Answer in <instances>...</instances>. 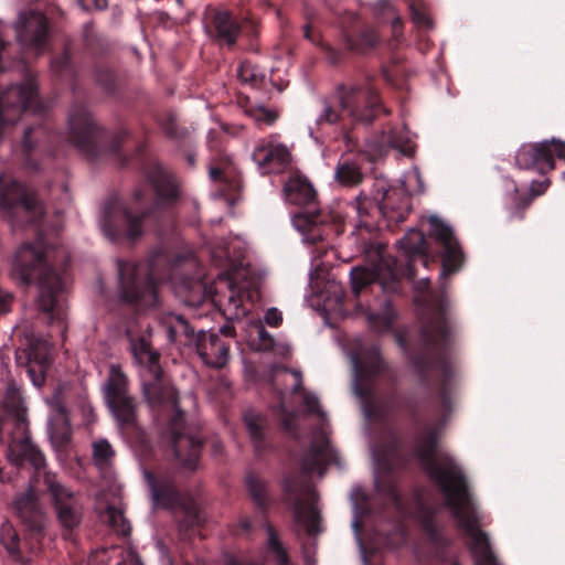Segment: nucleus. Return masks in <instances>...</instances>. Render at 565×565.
Instances as JSON below:
<instances>
[{
    "mask_svg": "<svg viewBox=\"0 0 565 565\" xmlns=\"http://www.w3.org/2000/svg\"><path fill=\"white\" fill-rule=\"evenodd\" d=\"M437 433L429 431L416 444V454L425 465L430 478L439 486L446 505L469 536L475 565H501L493 554L489 539L479 529L478 514L468 489L467 480L451 457L435 458Z\"/></svg>",
    "mask_w": 565,
    "mask_h": 565,
    "instance_id": "obj_1",
    "label": "nucleus"
},
{
    "mask_svg": "<svg viewBox=\"0 0 565 565\" xmlns=\"http://www.w3.org/2000/svg\"><path fill=\"white\" fill-rule=\"evenodd\" d=\"M57 255L52 247L45 246L41 238L35 242L22 243L13 257L11 276L23 286L36 284V308L49 316L51 322H58L65 330L66 318L65 292L67 277L62 258L65 252Z\"/></svg>",
    "mask_w": 565,
    "mask_h": 565,
    "instance_id": "obj_2",
    "label": "nucleus"
},
{
    "mask_svg": "<svg viewBox=\"0 0 565 565\" xmlns=\"http://www.w3.org/2000/svg\"><path fill=\"white\" fill-rule=\"evenodd\" d=\"M148 182L149 184L137 185L128 200L115 195L104 203L98 223L106 237L109 239L126 237L129 241L139 238L143 233L142 221L150 213L146 203L152 191L156 192L159 201H168L177 196L174 182L161 168H156L148 175Z\"/></svg>",
    "mask_w": 565,
    "mask_h": 565,
    "instance_id": "obj_3",
    "label": "nucleus"
},
{
    "mask_svg": "<svg viewBox=\"0 0 565 565\" xmlns=\"http://www.w3.org/2000/svg\"><path fill=\"white\" fill-rule=\"evenodd\" d=\"M44 206L34 193L9 175L0 177V214L13 228L38 225Z\"/></svg>",
    "mask_w": 565,
    "mask_h": 565,
    "instance_id": "obj_4",
    "label": "nucleus"
},
{
    "mask_svg": "<svg viewBox=\"0 0 565 565\" xmlns=\"http://www.w3.org/2000/svg\"><path fill=\"white\" fill-rule=\"evenodd\" d=\"M131 352L135 362L139 365L142 394L150 405L170 401L177 405L178 396L173 387L168 386L162 379L159 364V353L152 351L145 338L131 341Z\"/></svg>",
    "mask_w": 565,
    "mask_h": 565,
    "instance_id": "obj_5",
    "label": "nucleus"
},
{
    "mask_svg": "<svg viewBox=\"0 0 565 565\" xmlns=\"http://www.w3.org/2000/svg\"><path fill=\"white\" fill-rule=\"evenodd\" d=\"M118 276L122 301L140 307H151L158 302L157 286L146 265L119 262Z\"/></svg>",
    "mask_w": 565,
    "mask_h": 565,
    "instance_id": "obj_6",
    "label": "nucleus"
},
{
    "mask_svg": "<svg viewBox=\"0 0 565 565\" xmlns=\"http://www.w3.org/2000/svg\"><path fill=\"white\" fill-rule=\"evenodd\" d=\"M449 301L445 296L431 299L420 334L426 347L441 348L449 343L454 327L449 315Z\"/></svg>",
    "mask_w": 565,
    "mask_h": 565,
    "instance_id": "obj_7",
    "label": "nucleus"
},
{
    "mask_svg": "<svg viewBox=\"0 0 565 565\" xmlns=\"http://www.w3.org/2000/svg\"><path fill=\"white\" fill-rule=\"evenodd\" d=\"M555 158L565 160V142L555 138L523 145L515 154L519 167L541 171L554 169Z\"/></svg>",
    "mask_w": 565,
    "mask_h": 565,
    "instance_id": "obj_8",
    "label": "nucleus"
},
{
    "mask_svg": "<svg viewBox=\"0 0 565 565\" xmlns=\"http://www.w3.org/2000/svg\"><path fill=\"white\" fill-rule=\"evenodd\" d=\"M43 481L51 494L60 524L67 530L78 526L83 512L73 492L61 484L51 472H44Z\"/></svg>",
    "mask_w": 565,
    "mask_h": 565,
    "instance_id": "obj_9",
    "label": "nucleus"
},
{
    "mask_svg": "<svg viewBox=\"0 0 565 565\" xmlns=\"http://www.w3.org/2000/svg\"><path fill=\"white\" fill-rule=\"evenodd\" d=\"M252 158L263 174L284 171L292 159L289 147L281 142L277 135L258 140Z\"/></svg>",
    "mask_w": 565,
    "mask_h": 565,
    "instance_id": "obj_10",
    "label": "nucleus"
},
{
    "mask_svg": "<svg viewBox=\"0 0 565 565\" xmlns=\"http://www.w3.org/2000/svg\"><path fill=\"white\" fill-rule=\"evenodd\" d=\"M380 98L371 84L354 85L343 90L339 105L342 113L356 121L370 122L373 119L372 108L379 105Z\"/></svg>",
    "mask_w": 565,
    "mask_h": 565,
    "instance_id": "obj_11",
    "label": "nucleus"
},
{
    "mask_svg": "<svg viewBox=\"0 0 565 565\" xmlns=\"http://www.w3.org/2000/svg\"><path fill=\"white\" fill-rule=\"evenodd\" d=\"M17 363L25 366L26 373L36 387H41L45 382V374L51 361V348L47 341L42 339H31L26 348L17 350Z\"/></svg>",
    "mask_w": 565,
    "mask_h": 565,
    "instance_id": "obj_12",
    "label": "nucleus"
},
{
    "mask_svg": "<svg viewBox=\"0 0 565 565\" xmlns=\"http://www.w3.org/2000/svg\"><path fill=\"white\" fill-rule=\"evenodd\" d=\"M379 214L391 222H403L411 211V195L404 185L385 188L384 181L376 182Z\"/></svg>",
    "mask_w": 565,
    "mask_h": 565,
    "instance_id": "obj_13",
    "label": "nucleus"
},
{
    "mask_svg": "<svg viewBox=\"0 0 565 565\" xmlns=\"http://www.w3.org/2000/svg\"><path fill=\"white\" fill-rule=\"evenodd\" d=\"M430 225V236L435 237L444 247L441 276L450 275L460 269L463 255L454 235L451 226L437 215L427 217Z\"/></svg>",
    "mask_w": 565,
    "mask_h": 565,
    "instance_id": "obj_14",
    "label": "nucleus"
},
{
    "mask_svg": "<svg viewBox=\"0 0 565 565\" xmlns=\"http://www.w3.org/2000/svg\"><path fill=\"white\" fill-rule=\"evenodd\" d=\"M18 40L25 50L39 52L47 41L46 18L34 11L22 12L15 23Z\"/></svg>",
    "mask_w": 565,
    "mask_h": 565,
    "instance_id": "obj_15",
    "label": "nucleus"
},
{
    "mask_svg": "<svg viewBox=\"0 0 565 565\" xmlns=\"http://www.w3.org/2000/svg\"><path fill=\"white\" fill-rule=\"evenodd\" d=\"M354 367V392L360 398H366L369 394V380L381 373L385 364L380 356L376 347L362 348L358 353L351 356Z\"/></svg>",
    "mask_w": 565,
    "mask_h": 565,
    "instance_id": "obj_16",
    "label": "nucleus"
},
{
    "mask_svg": "<svg viewBox=\"0 0 565 565\" xmlns=\"http://www.w3.org/2000/svg\"><path fill=\"white\" fill-rule=\"evenodd\" d=\"M398 275L395 269V262L390 259H382L376 266V270L354 267L350 273L352 292L358 297L364 288L374 281H379L384 291H390L393 289L391 282L397 280Z\"/></svg>",
    "mask_w": 565,
    "mask_h": 565,
    "instance_id": "obj_17",
    "label": "nucleus"
},
{
    "mask_svg": "<svg viewBox=\"0 0 565 565\" xmlns=\"http://www.w3.org/2000/svg\"><path fill=\"white\" fill-rule=\"evenodd\" d=\"M68 129L71 141L83 151H90L98 139L99 131L85 107L74 108L70 113Z\"/></svg>",
    "mask_w": 565,
    "mask_h": 565,
    "instance_id": "obj_18",
    "label": "nucleus"
},
{
    "mask_svg": "<svg viewBox=\"0 0 565 565\" xmlns=\"http://www.w3.org/2000/svg\"><path fill=\"white\" fill-rule=\"evenodd\" d=\"M317 494L307 487L300 489L298 498L295 500L294 514L295 521L302 525L308 534H315L318 531L320 514L316 505Z\"/></svg>",
    "mask_w": 565,
    "mask_h": 565,
    "instance_id": "obj_19",
    "label": "nucleus"
},
{
    "mask_svg": "<svg viewBox=\"0 0 565 565\" xmlns=\"http://www.w3.org/2000/svg\"><path fill=\"white\" fill-rule=\"evenodd\" d=\"M105 404L122 434L138 429V403L134 396L113 398Z\"/></svg>",
    "mask_w": 565,
    "mask_h": 565,
    "instance_id": "obj_20",
    "label": "nucleus"
},
{
    "mask_svg": "<svg viewBox=\"0 0 565 565\" xmlns=\"http://www.w3.org/2000/svg\"><path fill=\"white\" fill-rule=\"evenodd\" d=\"M334 459L335 452L331 448L327 433L322 428L315 435L312 446L303 457L302 468L307 472L317 471L320 476H322L326 466L332 462Z\"/></svg>",
    "mask_w": 565,
    "mask_h": 565,
    "instance_id": "obj_21",
    "label": "nucleus"
},
{
    "mask_svg": "<svg viewBox=\"0 0 565 565\" xmlns=\"http://www.w3.org/2000/svg\"><path fill=\"white\" fill-rule=\"evenodd\" d=\"M2 408L4 417L0 420V431L7 430L13 425L24 434L26 428V408L22 394L18 388L9 387L7 390Z\"/></svg>",
    "mask_w": 565,
    "mask_h": 565,
    "instance_id": "obj_22",
    "label": "nucleus"
},
{
    "mask_svg": "<svg viewBox=\"0 0 565 565\" xmlns=\"http://www.w3.org/2000/svg\"><path fill=\"white\" fill-rule=\"evenodd\" d=\"M15 509L22 521L33 530H42L45 513L32 488L15 499Z\"/></svg>",
    "mask_w": 565,
    "mask_h": 565,
    "instance_id": "obj_23",
    "label": "nucleus"
},
{
    "mask_svg": "<svg viewBox=\"0 0 565 565\" xmlns=\"http://www.w3.org/2000/svg\"><path fill=\"white\" fill-rule=\"evenodd\" d=\"M230 347L218 334L211 333L201 340L198 351L203 362L212 367L221 369L228 361Z\"/></svg>",
    "mask_w": 565,
    "mask_h": 565,
    "instance_id": "obj_24",
    "label": "nucleus"
},
{
    "mask_svg": "<svg viewBox=\"0 0 565 565\" xmlns=\"http://www.w3.org/2000/svg\"><path fill=\"white\" fill-rule=\"evenodd\" d=\"M284 194L289 203L300 206H311L316 202L317 193L307 178L290 177L284 185Z\"/></svg>",
    "mask_w": 565,
    "mask_h": 565,
    "instance_id": "obj_25",
    "label": "nucleus"
},
{
    "mask_svg": "<svg viewBox=\"0 0 565 565\" xmlns=\"http://www.w3.org/2000/svg\"><path fill=\"white\" fill-rule=\"evenodd\" d=\"M8 459L15 466L29 462L35 470L44 466L42 452L24 436L21 440H13L9 446Z\"/></svg>",
    "mask_w": 565,
    "mask_h": 565,
    "instance_id": "obj_26",
    "label": "nucleus"
},
{
    "mask_svg": "<svg viewBox=\"0 0 565 565\" xmlns=\"http://www.w3.org/2000/svg\"><path fill=\"white\" fill-rule=\"evenodd\" d=\"M173 448L177 458L186 469H194L198 461L201 441L193 436L175 435Z\"/></svg>",
    "mask_w": 565,
    "mask_h": 565,
    "instance_id": "obj_27",
    "label": "nucleus"
},
{
    "mask_svg": "<svg viewBox=\"0 0 565 565\" xmlns=\"http://www.w3.org/2000/svg\"><path fill=\"white\" fill-rule=\"evenodd\" d=\"M129 380L124 373L119 364H111L107 380L103 384L104 401L124 397L130 395L128 393Z\"/></svg>",
    "mask_w": 565,
    "mask_h": 565,
    "instance_id": "obj_28",
    "label": "nucleus"
},
{
    "mask_svg": "<svg viewBox=\"0 0 565 565\" xmlns=\"http://www.w3.org/2000/svg\"><path fill=\"white\" fill-rule=\"evenodd\" d=\"M362 157H342L335 168V180L343 185L353 186L359 184L363 179L361 172Z\"/></svg>",
    "mask_w": 565,
    "mask_h": 565,
    "instance_id": "obj_29",
    "label": "nucleus"
},
{
    "mask_svg": "<svg viewBox=\"0 0 565 565\" xmlns=\"http://www.w3.org/2000/svg\"><path fill=\"white\" fill-rule=\"evenodd\" d=\"M271 385L281 397L286 392L297 393L302 385V375L299 371H289L285 366L273 370Z\"/></svg>",
    "mask_w": 565,
    "mask_h": 565,
    "instance_id": "obj_30",
    "label": "nucleus"
},
{
    "mask_svg": "<svg viewBox=\"0 0 565 565\" xmlns=\"http://www.w3.org/2000/svg\"><path fill=\"white\" fill-rule=\"evenodd\" d=\"M322 222L323 221L318 213L311 212L296 214L292 218L295 228L300 232L307 241L312 243L321 241L323 237L319 227Z\"/></svg>",
    "mask_w": 565,
    "mask_h": 565,
    "instance_id": "obj_31",
    "label": "nucleus"
},
{
    "mask_svg": "<svg viewBox=\"0 0 565 565\" xmlns=\"http://www.w3.org/2000/svg\"><path fill=\"white\" fill-rule=\"evenodd\" d=\"M214 25L217 38L228 45H233L239 34V25L226 11H218L214 15Z\"/></svg>",
    "mask_w": 565,
    "mask_h": 565,
    "instance_id": "obj_32",
    "label": "nucleus"
},
{
    "mask_svg": "<svg viewBox=\"0 0 565 565\" xmlns=\"http://www.w3.org/2000/svg\"><path fill=\"white\" fill-rule=\"evenodd\" d=\"M228 289V295L218 297L215 301L228 320H236L245 316V309L242 307L239 295L231 287L227 280L223 281Z\"/></svg>",
    "mask_w": 565,
    "mask_h": 565,
    "instance_id": "obj_33",
    "label": "nucleus"
},
{
    "mask_svg": "<svg viewBox=\"0 0 565 565\" xmlns=\"http://www.w3.org/2000/svg\"><path fill=\"white\" fill-rule=\"evenodd\" d=\"M401 247L408 256H422V262L426 265L427 253L426 241L424 234L418 230L408 231L405 236L398 242Z\"/></svg>",
    "mask_w": 565,
    "mask_h": 565,
    "instance_id": "obj_34",
    "label": "nucleus"
},
{
    "mask_svg": "<svg viewBox=\"0 0 565 565\" xmlns=\"http://www.w3.org/2000/svg\"><path fill=\"white\" fill-rule=\"evenodd\" d=\"M161 323L170 341H175L179 335L193 337V330L182 316L169 312L161 318Z\"/></svg>",
    "mask_w": 565,
    "mask_h": 565,
    "instance_id": "obj_35",
    "label": "nucleus"
},
{
    "mask_svg": "<svg viewBox=\"0 0 565 565\" xmlns=\"http://www.w3.org/2000/svg\"><path fill=\"white\" fill-rule=\"evenodd\" d=\"M366 317L370 323V327L376 332L387 331L396 317L394 310L391 307L388 301L383 303L381 312L367 311Z\"/></svg>",
    "mask_w": 565,
    "mask_h": 565,
    "instance_id": "obj_36",
    "label": "nucleus"
},
{
    "mask_svg": "<svg viewBox=\"0 0 565 565\" xmlns=\"http://www.w3.org/2000/svg\"><path fill=\"white\" fill-rule=\"evenodd\" d=\"M237 76L242 83L248 84L252 87L262 86L267 78V75L264 70L248 61L243 62L239 65L237 70Z\"/></svg>",
    "mask_w": 565,
    "mask_h": 565,
    "instance_id": "obj_37",
    "label": "nucleus"
},
{
    "mask_svg": "<svg viewBox=\"0 0 565 565\" xmlns=\"http://www.w3.org/2000/svg\"><path fill=\"white\" fill-rule=\"evenodd\" d=\"M376 191L373 193L372 198L366 194H359L355 199V210L360 220L361 225L365 227H370L369 216L373 212L379 213L377 201L375 200Z\"/></svg>",
    "mask_w": 565,
    "mask_h": 565,
    "instance_id": "obj_38",
    "label": "nucleus"
},
{
    "mask_svg": "<svg viewBox=\"0 0 565 565\" xmlns=\"http://www.w3.org/2000/svg\"><path fill=\"white\" fill-rule=\"evenodd\" d=\"M56 406L58 414L56 415L55 419L50 423V434L52 439L62 445L68 440L71 433L66 414L58 403Z\"/></svg>",
    "mask_w": 565,
    "mask_h": 565,
    "instance_id": "obj_39",
    "label": "nucleus"
},
{
    "mask_svg": "<svg viewBox=\"0 0 565 565\" xmlns=\"http://www.w3.org/2000/svg\"><path fill=\"white\" fill-rule=\"evenodd\" d=\"M115 457V450L107 439H99L93 444V459L100 469H106Z\"/></svg>",
    "mask_w": 565,
    "mask_h": 565,
    "instance_id": "obj_40",
    "label": "nucleus"
},
{
    "mask_svg": "<svg viewBox=\"0 0 565 565\" xmlns=\"http://www.w3.org/2000/svg\"><path fill=\"white\" fill-rule=\"evenodd\" d=\"M244 422L256 449H258L263 440L265 418L260 414L250 411L244 414Z\"/></svg>",
    "mask_w": 565,
    "mask_h": 565,
    "instance_id": "obj_41",
    "label": "nucleus"
},
{
    "mask_svg": "<svg viewBox=\"0 0 565 565\" xmlns=\"http://www.w3.org/2000/svg\"><path fill=\"white\" fill-rule=\"evenodd\" d=\"M246 115L249 116L257 126H271L278 118L279 114L277 110L267 108L264 105H254L245 110Z\"/></svg>",
    "mask_w": 565,
    "mask_h": 565,
    "instance_id": "obj_42",
    "label": "nucleus"
},
{
    "mask_svg": "<svg viewBox=\"0 0 565 565\" xmlns=\"http://www.w3.org/2000/svg\"><path fill=\"white\" fill-rule=\"evenodd\" d=\"M0 541L10 554L15 555L19 553V535L13 525L8 521L1 524Z\"/></svg>",
    "mask_w": 565,
    "mask_h": 565,
    "instance_id": "obj_43",
    "label": "nucleus"
},
{
    "mask_svg": "<svg viewBox=\"0 0 565 565\" xmlns=\"http://www.w3.org/2000/svg\"><path fill=\"white\" fill-rule=\"evenodd\" d=\"M246 486L255 502L258 505H264L267 497L265 482L257 477L248 476L246 478Z\"/></svg>",
    "mask_w": 565,
    "mask_h": 565,
    "instance_id": "obj_44",
    "label": "nucleus"
},
{
    "mask_svg": "<svg viewBox=\"0 0 565 565\" xmlns=\"http://www.w3.org/2000/svg\"><path fill=\"white\" fill-rule=\"evenodd\" d=\"M107 519L110 525L120 534L128 535L130 533L131 526L120 510L115 508H108Z\"/></svg>",
    "mask_w": 565,
    "mask_h": 565,
    "instance_id": "obj_45",
    "label": "nucleus"
},
{
    "mask_svg": "<svg viewBox=\"0 0 565 565\" xmlns=\"http://www.w3.org/2000/svg\"><path fill=\"white\" fill-rule=\"evenodd\" d=\"M268 533V547L273 553L276 555V559L280 565H287L288 564V556L286 553V550L280 544L277 534L271 527L267 529Z\"/></svg>",
    "mask_w": 565,
    "mask_h": 565,
    "instance_id": "obj_46",
    "label": "nucleus"
},
{
    "mask_svg": "<svg viewBox=\"0 0 565 565\" xmlns=\"http://www.w3.org/2000/svg\"><path fill=\"white\" fill-rule=\"evenodd\" d=\"M386 142L388 147L397 149L404 154H409L413 150L411 140L407 137H403L397 131L391 132Z\"/></svg>",
    "mask_w": 565,
    "mask_h": 565,
    "instance_id": "obj_47",
    "label": "nucleus"
},
{
    "mask_svg": "<svg viewBox=\"0 0 565 565\" xmlns=\"http://www.w3.org/2000/svg\"><path fill=\"white\" fill-rule=\"evenodd\" d=\"M302 399L303 405L307 407V412L309 414H316L321 419V424L323 425L326 422V417L324 413L320 408L318 397L309 392H303Z\"/></svg>",
    "mask_w": 565,
    "mask_h": 565,
    "instance_id": "obj_48",
    "label": "nucleus"
},
{
    "mask_svg": "<svg viewBox=\"0 0 565 565\" xmlns=\"http://www.w3.org/2000/svg\"><path fill=\"white\" fill-rule=\"evenodd\" d=\"M344 116H345V114H343L342 111L339 113L335 108L326 104L323 106L321 114L318 117V122L319 124H322V122L334 124L340 118H342Z\"/></svg>",
    "mask_w": 565,
    "mask_h": 565,
    "instance_id": "obj_49",
    "label": "nucleus"
},
{
    "mask_svg": "<svg viewBox=\"0 0 565 565\" xmlns=\"http://www.w3.org/2000/svg\"><path fill=\"white\" fill-rule=\"evenodd\" d=\"M411 11H412L413 21L417 25H420V26H424L427 29L433 26L429 15L422 8L416 7V4H412Z\"/></svg>",
    "mask_w": 565,
    "mask_h": 565,
    "instance_id": "obj_50",
    "label": "nucleus"
},
{
    "mask_svg": "<svg viewBox=\"0 0 565 565\" xmlns=\"http://www.w3.org/2000/svg\"><path fill=\"white\" fill-rule=\"evenodd\" d=\"M264 321L271 328H277L282 322V315L277 308H269L264 315Z\"/></svg>",
    "mask_w": 565,
    "mask_h": 565,
    "instance_id": "obj_51",
    "label": "nucleus"
},
{
    "mask_svg": "<svg viewBox=\"0 0 565 565\" xmlns=\"http://www.w3.org/2000/svg\"><path fill=\"white\" fill-rule=\"evenodd\" d=\"M209 173H210L211 179L221 180V179L228 178L230 174L232 173V171H231V168L228 164H226L225 167H218L215 164H211L210 169H209Z\"/></svg>",
    "mask_w": 565,
    "mask_h": 565,
    "instance_id": "obj_52",
    "label": "nucleus"
},
{
    "mask_svg": "<svg viewBox=\"0 0 565 565\" xmlns=\"http://www.w3.org/2000/svg\"><path fill=\"white\" fill-rule=\"evenodd\" d=\"M280 411H281V422L286 430L289 433L296 431V419L297 416L295 414H288L285 412V406L280 404Z\"/></svg>",
    "mask_w": 565,
    "mask_h": 565,
    "instance_id": "obj_53",
    "label": "nucleus"
},
{
    "mask_svg": "<svg viewBox=\"0 0 565 565\" xmlns=\"http://www.w3.org/2000/svg\"><path fill=\"white\" fill-rule=\"evenodd\" d=\"M258 338L260 340V348L263 350H268V349L275 348L274 338L262 326L258 329Z\"/></svg>",
    "mask_w": 565,
    "mask_h": 565,
    "instance_id": "obj_54",
    "label": "nucleus"
},
{
    "mask_svg": "<svg viewBox=\"0 0 565 565\" xmlns=\"http://www.w3.org/2000/svg\"><path fill=\"white\" fill-rule=\"evenodd\" d=\"M172 493L169 488L159 489L158 487H152V497L157 504H164V497Z\"/></svg>",
    "mask_w": 565,
    "mask_h": 565,
    "instance_id": "obj_55",
    "label": "nucleus"
},
{
    "mask_svg": "<svg viewBox=\"0 0 565 565\" xmlns=\"http://www.w3.org/2000/svg\"><path fill=\"white\" fill-rule=\"evenodd\" d=\"M548 185L550 182L546 179L540 182H532L530 192L533 196H539L547 190Z\"/></svg>",
    "mask_w": 565,
    "mask_h": 565,
    "instance_id": "obj_56",
    "label": "nucleus"
},
{
    "mask_svg": "<svg viewBox=\"0 0 565 565\" xmlns=\"http://www.w3.org/2000/svg\"><path fill=\"white\" fill-rule=\"evenodd\" d=\"M84 9H104L107 6L106 0H78Z\"/></svg>",
    "mask_w": 565,
    "mask_h": 565,
    "instance_id": "obj_57",
    "label": "nucleus"
},
{
    "mask_svg": "<svg viewBox=\"0 0 565 565\" xmlns=\"http://www.w3.org/2000/svg\"><path fill=\"white\" fill-rule=\"evenodd\" d=\"M11 296L10 294L0 289V313L8 312L10 309Z\"/></svg>",
    "mask_w": 565,
    "mask_h": 565,
    "instance_id": "obj_58",
    "label": "nucleus"
},
{
    "mask_svg": "<svg viewBox=\"0 0 565 565\" xmlns=\"http://www.w3.org/2000/svg\"><path fill=\"white\" fill-rule=\"evenodd\" d=\"M67 63H68V56H67V54H63V56L61 57V61H54L52 63V67L56 72H61L63 70V67L67 65Z\"/></svg>",
    "mask_w": 565,
    "mask_h": 565,
    "instance_id": "obj_59",
    "label": "nucleus"
},
{
    "mask_svg": "<svg viewBox=\"0 0 565 565\" xmlns=\"http://www.w3.org/2000/svg\"><path fill=\"white\" fill-rule=\"evenodd\" d=\"M271 350L285 356L290 353V345L287 343H282V344L275 343V348Z\"/></svg>",
    "mask_w": 565,
    "mask_h": 565,
    "instance_id": "obj_60",
    "label": "nucleus"
},
{
    "mask_svg": "<svg viewBox=\"0 0 565 565\" xmlns=\"http://www.w3.org/2000/svg\"><path fill=\"white\" fill-rule=\"evenodd\" d=\"M31 132H32V129H26L24 132L23 146L26 149L31 148V142H30Z\"/></svg>",
    "mask_w": 565,
    "mask_h": 565,
    "instance_id": "obj_61",
    "label": "nucleus"
},
{
    "mask_svg": "<svg viewBox=\"0 0 565 565\" xmlns=\"http://www.w3.org/2000/svg\"><path fill=\"white\" fill-rule=\"evenodd\" d=\"M377 4H379L382 9H387L388 11L394 12L393 7L391 6V3H390V1H388V0H379Z\"/></svg>",
    "mask_w": 565,
    "mask_h": 565,
    "instance_id": "obj_62",
    "label": "nucleus"
},
{
    "mask_svg": "<svg viewBox=\"0 0 565 565\" xmlns=\"http://www.w3.org/2000/svg\"><path fill=\"white\" fill-rule=\"evenodd\" d=\"M220 331L224 334V335H232V331H233V328L232 327H228V326H224L220 329Z\"/></svg>",
    "mask_w": 565,
    "mask_h": 565,
    "instance_id": "obj_63",
    "label": "nucleus"
},
{
    "mask_svg": "<svg viewBox=\"0 0 565 565\" xmlns=\"http://www.w3.org/2000/svg\"><path fill=\"white\" fill-rule=\"evenodd\" d=\"M396 341L398 342V344L402 349H405L406 342L402 334H399V333L396 334Z\"/></svg>",
    "mask_w": 565,
    "mask_h": 565,
    "instance_id": "obj_64",
    "label": "nucleus"
}]
</instances>
